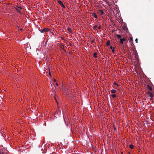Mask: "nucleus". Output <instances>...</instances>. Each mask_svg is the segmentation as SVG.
Returning <instances> with one entry per match:
<instances>
[{
	"mask_svg": "<svg viewBox=\"0 0 154 154\" xmlns=\"http://www.w3.org/2000/svg\"><path fill=\"white\" fill-rule=\"evenodd\" d=\"M116 90L114 89H112L111 90V92L112 94H114L116 93Z\"/></svg>",
	"mask_w": 154,
	"mask_h": 154,
	"instance_id": "obj_11",
	"label": "nucleus"
},
{
	"mask_svg": "<svg viewBox=\"0 0 154 154\" xmlns=\"http://www.w3.org/2000/svg\"><path fill=\"white\" fill-rule=\"evenodd\" d=\"M92 16L94 17L95 18H97V17L96 14L95 13H93L92 14Z\"/></svg>",
	"mask_w": 154,
	"mask_h": 154,
	"instance_id": "obj_7",
	"label": "nucleus"
},
{
	"mask_svg": "<svg viewBox=\"0 0 154 154\" xmlns=\"http://www.w3.org/2000/svg\"><path fill=\"white\" fill-rule=\"evenodd\" d=\"M55 84H56V85L57 86H58V83H55Z\"/></svg>",
	"mask_w": 154,
	"mask_h": 154,
	"instance_id": "obj_27",
	"label": "nucleus"
},
{
	"mask_svg": "<svg viewBox=\"0 0 154 154\" xmlns=\"http://www.w3.org/2000/svg\"><path fill=\"white\" fill-rule=\"evenodd\" d=\"M67 30L70 32H72V30L70 27H68L67 28Z\"/></svg>",
	"mask_w": 154,
	"mask_h": 154,
	"instance_id": "obj_9",
	"label": "nucleus"
},
{
	"mask_svg": "<svg viewBox=\"0 0 154 154\" xmlns=\"http://www.w3.org/2000/svg\"><path fill=\"white\" fill-rule=\"evenodd\" d=\"M53 94H54V95H55V94H54V93H53Z\"/></svg>",
	"mask_w": 154,
	"mask_h": 154,
	"instance_id": "obj_31",
	"label": "nucleus"
},
{
	"mask_svg": "<svg viewBox=\"0 0 154 154\" xmlns=\"http://www.w3.org/2000/svg\"><path fill=\"white\" fill-rule=\"evenodd\" d=\"M113 85H115V87L116 88V86H118V84L116 83L115 82H114Z\"/></svg>",
	"mask_w": 154,
	"mask_h": 154,
	"instance_id": "obj_13",
	"label": "nucleus"
},
{
	"mask_svg": "<svg viewBox=\"0 0 154 154\" xmlns=\"http://www.w3.org/2000/svg\"><path fill=\"white\" fill-rule=\"evenodd\" d=\"M111 96H116V95L115 94H112L111 95Z\"/></svg>",
	"mask_w": 154,
	"mask_h": 154,
	"instance_id": "obj_24",
	"label": "nucleus"
},
{
	"mask_svg": "<svg viewBox=\"0 0 154 154\" xmlns=\"http://www.w3.org/2000/svg\"><path fill=\"white\" fill-rule=\"evenodd\" d=\"M126 40V39L125 38H120V43L121 44H123V42L125 41Z\"/></svg>",
	"mask_w": 154,
	"mask_h": 154,
	"instance_id": "obj_3",
	"label": "nucleus"
},
{
	"mask_svg": "<svg viewBox=\"0 0 154 154\" xmlns=\"http://www.w3.org/2000/svg\"><path fill=\"white\" fill-rule=\"evenodd\" d=\"M0 154H3V152L0 151Z\"/></svg>",
	"mask_w": 154,
	"mask_h": 154,
	"instance_id": "obj_28",
	"label": "nucleus"
},
{
	"mask_svg": "<svg viewBox=\"0 0 154 154\" xmlns=\"http://www.w3.org/2000/svg\"><path fill=\"white\" fill-rule=\"evenodd\" d=\"M98 29H100L101 28V27L100 26H99L98 27Z\"/></svg>",
	"mask_w": 154,
	"mask_h": 154,
	"instance_id": "obj_29",
	"label": "nucleus"
},
{
	"mask_svg": "<svg viewBox=\"0 0 154 154\" xmlns=\"http://www.w3.org/2000/svg\"><path fill=\"white\" fill-rule=\"evenodd\" d=\"M56 97H54V98H55V100H56V102L57 103V104H58V102H57V98Z\"/></svg>",
	"mask_w": 154,
	"mask_h": 154,
	"instance_id": "obj_23",
	"label": "nucleus"
},
{
	"mask_svg": "<svg viewBox=\"0 0 154 154\" xmlns=\"http://www.w3.org/2000/svg\"><path fill=\"white\" fill-rule=\"evenodd\" d=\"M17 11L19 13H21L20 11L18 8H16Z\"/></svg>",
	"mask_w": 154,
	"mask_h": 154,
	"instance_id": "obj_19",
	"label": "nucleus"
},
{
	"mask_svg": "<svg viewBox=\"0 0 154 154\" xmlns=\"http://www.w3.org/2000/svg\"><path fill=\"white\" fill-rule=\"evenodd\" d=\"M114 49H115V48L113 47V48L112 50V52L113 53H114V52H115Z\"/></svg>",
	"mask_w": 154,
	"mask_h": 154,
	"instance_id": "obj_21",
	"label": "nucleus"
},
{
	"mask_svg": "<svg viewBox=\"0 0 154 154\" xmlns=\"http://www.w3.org/2000/svg\"><path fill=\"white\" fill-rule=\"evenodd\" d=\"M122 28L126 32H128V29L127 28V27H126V26H124L122 27Z\"/></svg>",
	"mask_w": 154,
	"mask_h": 154,
	"instance_id": "obj_6",
	"label": "nucleus"
},
{
	"mask_svg": "<svg viewBox=\"0 0 154 154\" xmlns=\"http://www.w3.org/2000/svg\"><path fill=\"white\" fill-rule=\"evenodd\" d=\"M147 88L150 91H151L152 89V87L149 85H147Z\"/></svg>",
	"mask_w": 154,
	"mask_h": 154,
	"instance_id": "obj_5",
	"label": "nucleus"
},
{
	"mask_svg": "<svg viewBox=\"0 0 154 154\" xmlns=\"http://www.w3.org/2000/svg\"><path fill=\"white\" fill-rule=\"evenodd\" d=\"M17 8L21 9L22 8L21 7H20V6H19V7L17 6Z\"/></svg>",
	"mask_w": 154,
	"mask_h": 154,
	"instance_id": "obj_22",
	"label": "nucleus"
},
{
	"mask_svg": "<svg viewBox=\"0 0 154 154\" xmlns=\"http://www.w3.org/2000/svg\"><path fill=\"white\" fill-rule=\"evenodd\" d=\"M129 147L130 149H133L134 147V146L133 145L131 144L129 145Z\"/></svg>",
	"mask_w": 154,
	"mask_h": 154,
	"instance_id": "obj_15",
	"label": "nucleus"
},
{
	"mask_svg": "<svg viewBox=\"0 0 154 154\" xmlns=\"http://www.w3.org/2000/svg\"><path fill=\"white\" fill-rule=\"evenodd\" d=\"M133 39L131 37H130L129 41L130 42L133 41Z\"/></svg>",
	"mask_w": 154,
	"mask_h": 154,
	"instance_id": "obj_18",
	"label": "nucleus"
},
{
	"mask_svg": "<svg viewBox=\"0 0 154 154\" xmlns=\"http://www.w3.org/2000/svg\"><path fill=\"white\" fill-rule=\"evenodd\" d=\"M147 93H148V95H149V96H150V97L153 96L152 94V93H151L150 92H147Z\"/></svg>",
	"mask_w": 154,
	"mask_h": 154,
	"instance_id": "obj_10",
	"label": "nucleus"
},
{
	"mask_svg": "<svg viewBox=\"0 0 154 154\" xmlns=\"http://www.w3.org/2000/svg\"><path fill=\"white\" fill-rule=\"evenodd\" d=\"M110 48L111 49H112V50L113 48V47H112V46H110Z\"/></svg>",
	"mask_w": 154,
	"mask_h": 154,
	"instance_id": "obj_26",
	"label": "nucleus"
},
{
	"mask_svg": "<svg viewBox=\"0 0 154 154\" xmlns=\"http://www.w3.org/2000/svg\"><path fill=\"white\" fill-rule=\"evenodd\" d=\"M98 13L99 14H100L101 15H103L104 14L103 11L101 10H99L98 11Z\"/></svg>",
	"mask_w": 154,
	"mask_h": 154,
	"instance_id": "obj_4",
	"label": "nucleus"
},
{
	"mask_svg": "<svg viewBox=\"0 0 154 154\" xmlns=\"http://www.w3.org/2000/svg\"><path fill=\"white\" fill-rule=\"evenodd\" d=\"M95 42V39H94L91 40V43L93 44V43H94Z\"/></svg>",
	"mask_w": 154,
	"mask_h": 154,
	"instance_id": "obj_17",
	"label": "nucleus"
},
{
	"mask_svg": "<svg viewBox=\"0 0 154 154\" xmlns=\"http://www.w3.org/2000/svg\"><path fill=\"white\" fill-rule=\"evenodd\" d=\"M97 27V25H96L93 27V29H95Z\"/></svg>",
	"mask_w": 154,
	"mask_h": 154,
	"instance_id": "obj_20",
	"label": "nucleus"
},
{
	"mask_svg": "<svg viewBox=\"0 0 154 154\" xmlns=\"http://www.w3.org/2000/svg\"><path fill=\"white\" fill-rule=\"evenodd\" d=\"M60 48L63 49V51H65V50L64 49V46L63 45H62L60 46Z\"/></svg>",
	"mask_w": 154,
	"mask_h": 154,
	"instance_id": "obj_14",
	"label": "nucleus"
},
{
	"mask_svg": "<svg viewBox=\"0 0 154 154\" xmlns=\"http://www.w3.org/2000/svg\"><path fill=\"white\" fill-rule=\"evenodd\" d=\"M97 53L96 52H95L93 56L94 57L97 58Z\"/></svg>",
	"mask_w": 154,
	"mask_h": 154,
	"instance_id": "obj_8",
	"label": "nucleus"
},
{
	"mask_svg": "<svg viewBox=\"0 0 154 154\" xmlns=\"http://www.w3.org/2000/svg\"><path fill=\"white\" fill-rule=\"evenodd\" d=\"M58 3L60 5L62 6L63 8H65V6L64 5L63 3V2L60 0H58Z\"/></svg>",
	"mask_w": 154,
	"mask_h": 154,
	"instance_id": "obj_2",
	"label": "nucleus"
},
{
	"mask_svg": "<svg viewBox=\"0 0 154 154\" xmlns=\"http://www.w3.org/2000/svg\"><path fill=\"white\" fill-rule=\"evenodd\" d=\"M54 81L55 82L56 81V80L55 79H54Z\"/></svg>",
	"mask_w": 154,
	"mask_h": 154,
	"instance_id": "obj_30",
	"label": "nucleus"
},
{
	"mask_svg": "<svg viewBox=\"0 0 154 154\" xmlns=\"http://www.w3.org/2000/svg\"><path fill=\"white\" fill-rule=\"evenodd\" d=\"M135 41L136 43H137L138 42V39H137V38H136L135 39Z\"/></svg>",
	"mask_w": 154,
	"mask_h": 154,
	"instance_id": "obj_25",
	"label": "nucleus"
},
{
	"mask_svg": "<svg viewBox=\"0 0 154 154\" xmlns=\"http://www.w3.org/2000/svg\"><path fill=\"white\" fill-rule=\"evenodd\" d=\"M106 44L107 46H108L110 45V41L109 40H108L107 41Z\"/></svg>",
	"mask_w": 154,
	"mask_h": 154,
	"instance_id": "obj_12",
	"label": "nucleus"
},
{
	"mask_svg": "<svg viewBox=\"0 0 154 154\" xmlns=\"http://www.w3.org/2000/svg\"><path fill=\"white\" fill-rule=\"evenodd\" d=\"M117 37L119 38H121V36L120 35H116Z\"/></svg>",
	"mask_w": 154,
	"mask_h": 154,
	"instance_id": "obj_16",
	"label": "nucleus"
},
{
	"mask_svg": "<svg viewBox=\"0 0 154 154\" xmlns=\"http://www.w3.org/2000/svg\"><path fill=\"white\" fill-rule=\"evenodd\" d=\"M49 30V28H44L43 29L41 28L39 29V31L43 33H45L46 32H48Z\"/></svg>",
	"mask_w": 154,
	"mask_h": 154,
	"instance_id": "obj_1",
	"label": "nucleus"
}]
</instances>
